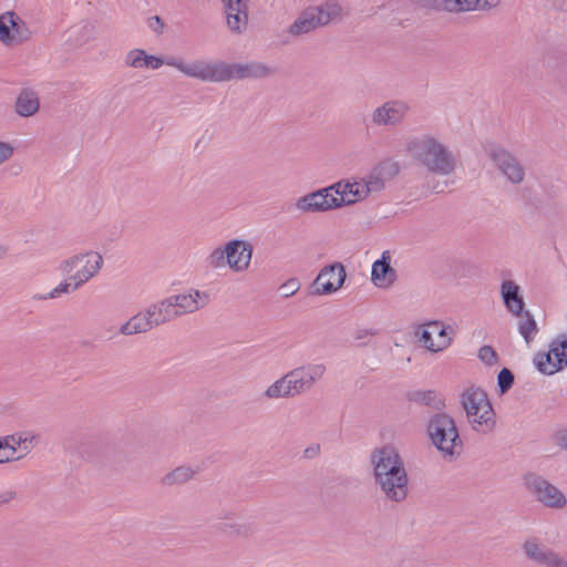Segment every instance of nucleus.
Wrapping results in <instances>:
<instances>
[{
  "label": "nucleus",
  "mask_w": 567,
  "mask_h": 567,
  "mask_svg": "<svg viewBox=\"0 0 567 567\" xmlns=\"http://www.w3.org/2000/svg\"><path fill=\"white\" fill-rule=\"evenodd\" d=\"M96 25L89 19L80 20L65 31L66 41L74 47H82L95 38Z\"/></svg>",
  "instance_id": "a878e982"
},
{
  "label": "nucleus",
  "mask_w": 567,
  "mask_h": 567,
  "mask_svg": "<svg viewBox=\"0 0 567 567\" xmlns=\"http://www.w3.org/2000/svg\"><path fill=\"white\" fill-rule=\"evenodd\" d=\"M254 247L244 239H231L224 246L215 247L206 257L209 269L218 270L228 267L233 272L248 270L252 258Z\"/></svg>",
  "instance_id": "20e7f679"
},
{
  "label": "nucleus",
  "mask_w": 567,
  "mask_h": 567,
  "mask_svg": "<svg viewBox=\"0 0 567 567\" xmlns=\"http://www.w3.org/2000/svg\"><path fill=\"white\" fill-rule=\"evenodd\" d=\"M534 363L539 372L551 375L567 367V332L558 334L549 344L548 352L537 353Z\"/></svg>",
  "instance_id": "ddd939ff"
},
{
  "label": "nucleus",
  "mask_w": 567,
  "mask_h": 567,
  "mask_svg": "<svg viewBox=\"0 0 567 567\" xmlns=\"http://www.w3.org/2000/svg\"><path fill=\"white\" fill-rule=\"evenodd\" d=\"M522 549L527 559L546 567H567V560L554 549L545 546L538 538L526 539Z\"/></svg>",
  "instance_id": "a211bd4d"
},
{
  "label": "nucleus",
  "mask_w": 567,
  "mask_h": 567,
  "mask_svg": "<svg viewBox=\"0 0 567 567\" xmlns=\"http://www.w3.org/2000/svg\"><path fill=\"white\" fill-rule=\"evenodd\" d=\"M454 13L465 12L463 0H454Z\"/></svg>",
  "instance_id": "49530a36"
},
{
  "label": "nucleus",
  "mask_w": 567,
  "mask_h": 567,
  "mask_svg": "<svg viewBox=\"0 0 567 567\" xmlns=\"http://www.w3.org/2000/svg\"><path fill=\"white\" fill-rule=\"evenodd\" d=\"M501 296L506 310L518 317L525 310V301L520 287L513 280H504L501 285Z\"/></svg>",
  "instance_id": "b1692460"
},
{
  "label": "nucleus",
  "mask_w": 567,
  "mask_h": 567,
  "mask_svg": "<svg viewBox=\"0 0 567 567\" xmlns=\"http://www.w3.org/2000/svg\"><path fill=\"white\" fill-rule=\"evenodd\" d=\"M446 186H447V183H443V184L437 183L435 186H433V188H432V189H433L435 193H442V192H444V188H445Z\"/></svg>",
  "instance_id": "de8ad7c7"
},
{
  "label": "nucleus",
  "mask_w": 567,
  "mask_h": 567,
  "mask_svg": "<svg viewBox=\"0 0 567 567\" xmlns=\"http://www.w3.org/2000/svg\"><path fill=\"white\" fill-rule=\"evenodd\" d=\"M429 436L434 446L450 460L460 455L462 441L453 417L445 413H437L431 417L427 425Z\"/></svg>",
  "instance_id": "0eeeda50"
},
{
  "label": "nucleus",
  "mask_w": 567,
  "mask_h": 567,
  "mask_svg": "<svg viewBox=\"0 0 567 567\" xmlns=\"http://www.w3.org/2000/svg\"><path fill=\"white\" fill-rule=\"evenodd\" d=\"M296 395L298 394L290 378L288 377V373L274 381L262 392V398L266 400L290 399Z\"/></svg>",
  "instance_id": "7c9ffc66"
},
{
  "label": "nucleus",
  "mask_w": 567,
  "mask_h": 567,
  "mask_svg": "<svg viewBox=\"0 0 567 567\" xmlns=\"http://www.w3.org/2000/svg\"><path fill=\"white\" fill-rule=\"evenodd\" d=\"M410 112V105L403 100H390L371 113V122L374 126L395 127L402 124Z\"/></svg>",
  "instance_id": "2eb2a0df"
},
{
  "label": "nucleus",
  "mask_w": 567,
  "mask_h": 567,
  "mask_svg": "<svg viewBox=\"0 0 567 567\" xmlns=\"http://www.w3.org/2000/svg\"><path fill=\"white\" fill-rule=\"evenodd\" d=\"M195 474L196 470L190 466H178L164 475L162 483L167 486L184 484L193 480Z\"/></svg>",
  "instance_id": "473e14b6"
},
{
  "label": "nucleus",
  "mask_w": 567,
  "mask_h": 567,
  "mask_svg": "<svg viewBox=\"0 0 567 567\" xmlns=\"http://www.w3.org/2000/svg\"><path fill=\"white\" fill-rule=\"evenodd\" d=\"M300 287L301 284L298 278H290L279 287L280 296L284 298L292 297L299 291Z\"/></svg>",
  "instance_id": "e433bc0d"
},
{
  "label": "nucleus",
  "mask_w": 567,
  "mask_h": 567,
  "mask_svg": "<svg viewBox=\"0 0 567 567\" xmlns=\"http://www.w3.org/2000/svg\"><path fill=\"white\" fill-rule=\"evenodd\" d=\"M40 435L30 430L0 436V457L4 463L20 461L40 443Z\"/></svg>",
  "instance_id": "9b49d317"
},
{
  "label": "nucleus",
  "mask_w": 567,
  "mask_h": 567,
  "mask_svg": "<svg viewBox=\"0 0 567 567\" xmlns=\"http://www.w3.org/2000/svg\"><path fill=\"white\" fill-rule=\"evenodd\" d=\"M14 146L9 142L0 141V166L12 158Z\"/></svg>",
  "instance_id": "ea45409f"
},
{
  "label": "nucleus",
  "mask_w": 567,
  "mask_h": 567,
  "mask_svg": "<svg viewBox=\"0 0 567 567\" xmlns=\"http://www.w3.org/2000/svg\"><path fill=\"white\" fill-rule=\"evenodd\" d=\"M148 27L157 34H161L164 29V23L158 16L148 19Z\"/></svg>",
  "instance_id": "79ce46f5"
},
{
  "label": "nucleus",
  "mask_w": 567,
  "mask_h": 567,
  "mask_svg": "<svg viewBox=\"0 0 567 567\" xmlns=\"http://www.w3.org/2000/svg\"><path fill=\"white\" fill-rule=\"evenodd\" d=\"M327 368L323 363L311 362L290 370V378L298 395L310 391L326 374Z\"/></svg>",
  "instance_id": "412c9836"
},
{
  "label": "nucleus",
  "mask_w": 567,
  "mask_h": 567,
  "mask_svg": "<svg viewBox=\"0 0 567 567\" xmlns=\"http://www.w3.org/2000/svg\"><path fill=\"white\" fill-rule=\"evenodd\" d=\"M370 463L374 483L383 497L392 503L403 502L409 494V477L398 450L392 445L375 449Z\"/></svg>",
  "instance_id": "f03ea898"
},
{
  "label": "nucleus",
  "mask_w": 567,
  "mask_h": 567,
  "mask_svg": "<svg viewBox=\"0 0 567 567\" xmlns=\"http://www.w3.org/2000/svg\"><path fill=\"white\" fill-rule=\"evenodd\" d=\"M400 173V165L393 159H384L377 164L364 177L361 178L369 195L381 193L386 183Z\"/></svg>",
  "instance_id": "f3484780"
},
{
  "label": "nucleus",
  "mask_w": 567,
  "mask_h": 567,
  "mask_svg": "<svg viewBox=\"0 0 567 567\" xmlns=\"http://www.w3.org/2000/svg\"><path fill=\"white\" fill-rule=\"evenodd\" d=\"M346 276V269L341 262L324 266L311 286L312 293L322 296L337 292L343 286Z\"/></svg>",
  "instance_id": "dca6fc26"
},
{
  "label": "nucleus",
  "mask_w": 567,
  "mask_h": 567,
  "mask_svg": "<svg viewBox=\"0 0 567 567\" xmlns=\"http://www.w3.org/2000/svg\"><path fill=\"white\" fill-rule=\"evenodd\" d=\"M276 70L262 62L228 63L224 61V82L230 80L266 79L274 75Z\"/></svg>",
  "instance_id": "6ab92c4d"
},
{
  "label": "nucleus",
  "mask_w": 567,
  "mask_h": 567,
  "mask_svg": "<svg viewBox=\"0 0 567 567\" xmlns=\"http://www.w3.org/2000/svg\"><path fill=\"white\" fill-rule=\"evenodd\" d=\"M146 315H150L155 328L177 319L169 296L148 305L146 307Z\"/></svg>",
  "instance_id": "bb28decb"
},
{
  "label": "nucleus",
  "mask_w": 567,
  "mask_h": 567,
  "mask_svg": "<svg viewBox=\"0 0 567 567\" xmlns=\"http://www.w3.org/2000/svg\"><path fill=\"white\" fill-rule=\"evenodd\" d=\"M523 482L528 494L545 508L561 511L567 506L565 493L544 476L527 473Z\"/></svg>",
  "instance_id": "6e6552de"
},
{
  "label": "nucleus",
  "mask_w": 567,
  "mask_h": 567,
  "mask_svg": "<svg viewBox=\"0 0 567 567\" xmlns=\"http://www.w3.org/2000/svg\"><path fill=\"white\" fill-rule=\"evenodd\" d=\"M221 529L223 532L235 536H241L247 534L246 526L240 523H223Z\"/></svg>",
  "instance_id": "58836bf2"
},
{
  "label": "nucleus",
  "mask_w": 567,
  "mask_h": 567,
  "mask_svg": "<svg viewBox=\"0 0 567 567\" xmlns=\"http://www.w3.org/2000/svg\"><path fill=\"white\" fill-rule=\"evenodd\" d=\"M434 398H435V393L433 391H427V392H423L421 394L420 400L422 402H424L425 404H431L432 401L434 400Z\"/></svg>",
  "instance_id": "a18cd8bd"
},
{
  "label": "nucleus",
  "mask_w": 567,
  "mask_h": 567,
  "mask_svg": "<svg viewBox=\"0 0 567 567\" xmlns=\"http://www.w3.org/2000/svg\"><path fill=\"white\" fill-rule=\"evenodd\" d=\"M32 39L27 22L14 11L0 14V43L6 48H17Z\"/></svg>",
  "instance_id": "f8f14e48"
},
{
  "label": "nucleus",
  "mask_w": 567,
  "mask_h": 567,
  "mask_svg": "<svg viewBox=\"0 0 567 567\" xmlns=\"http://www.w3.org/2000/svg\"><path fill=\"white\" fill-rule=\"evenodd\" d=\"M153 321L150 318V315H146V308L133 317H131L126 322H124L118 332L123 336H134L140 333H146L154 329Z\"/></svg>",
  "instance_id": "c756f323"
},
{
  "label": "nucleus",
  "mask_w": 567,
  "mask_h": 567,
  "mask_svg": "<svg viewBox=\"0 0 567 567\" xmlns=\"http://www.w3.org/2000/svg\"><path fill=\"white\" fill-rule=\"evenodd\" d=\"M166 65L172 66L188 78L203 82H224V61L194 60L184 62L182 59L169 56Z\"/></svg>",
  "instance_id": "9d476101"
},
{
  "label": "nucleus",
  "mask_w": 567,
  "mask_h": 567,
  "mask_svg": "<svg viewBox=\"0 0 567 567\" xmlns=\"http://www.w3.org/2000/svg\"><path fill=\"white\" fill-rule=\"evenodd\" d=\"M103 257L99 251L89 250L62 260L58 267L62 275H72L82 286L94 278L103 267Z\"/></svg>",
  "instance_id": "1a4fd4ad"
},
{
  "label": "nucleus",
  "mask_w": 567,
  "mask_h": 567,
  "mask_svg": "<svg viewBox=\"0 0 567 567\" xmlns=\"http://www.w3.org/2000/svg\"><path fill=\"white\" fill-rule=\"evenodd\" d=\"M124 63L131 69L158 70L166 60L162 56L147 53L144 49H132L124 56Z\"/></svg>",
  "instance_id": "393cba45"
},
{
  "label": "nucleus",
  "mask_w": 567,
  "mask_h": 567,
  "mask_svg": "<svg viewBox=\"0 0 567 567\" xmlns=\"http://www.w3.org/2000/svg\"><path fill=\"white\" fill-rule=\"evenodd\" d=\"M169 297L177 318L195 313L207 307L210 302L209 293L196 288H189L182 293L172 295Z\"/></svg>",
  "instance_id": "aec40b11"
},
{
  "label": "nucleus",
  "mask_w": 567,
  "mask_h": 567,
  "mask_svg": "<svg viewBox=\"0 0 567 567\" xmlns=\"http://www.w3.org/2000/svg\"><path fill=\"white\" fill-rule=\"evenodd\" d=\"M465 12L470 11H488L497 8L501 0H463Z\"/></svg>",
  "instance_id": "f704fd0d"
},
{
  "label": "nucleus",
  "mask_w": 567,
  "mask_h": 567,
  "mask_svg": "<svg viewBox=\"0 0 567 567\" xmlns=\"http://www.w3.org/2000/svg\"><path fill=\"white\" fill-rule=\"evenodd\" d=\"M556 443L561 447L567 450V429L559 431L556 434Z\"/></svg>",
  "instance_id": "37998d69"
},
{
  "label": "nucleus",
  "mask_w": 567,
  "mask_h": 567,
  "mask_svg": "<svg viewBox=\"0 0 567 567\" xmlns=\"http://www.w3.org/2000/svg\"><path fill=\"white\" fill-rule=\"evenodd\" d=\"M436 9L454 13V0H432Z\"/></svg>",
  "instance_id": "a19ab883"
},
{
  "label": "nucleus",
  "mask_w": 567,
  "mask_h": 567,
  "mask_svg": "<svg viewBox=\"0 0 567 567\" xmlns=\"http://www.w3.org/2000/svg\"><path fill=\"white\" fill-rule=\"evenodd\" d=\"M0 464H3V461H2V458H1V457H0Z\"/></svg>",
  "instance_id": "8fccbe9b"
},
{
  "label": "nucleus",
  "mask_w": 567,
  "mask_h": 567,
  "mask_svg": "<svg viewBox=\"0 0 567 567\" xmlns=\"http://www.w3.org/2000/svg\"><path fill=\"white\" fill-rule=\"evenodd\" d=\"M487 154L494 166L508 182L513 185H519L524 182L525 168L513 153L502 146H493Z\"/></svg>",
  "instance_id": "4468645a"
},
{
  "label": "nucleus",
  "mask_w": 567,
  "mask_h": 567,
  "mask_svg": "<svg viewBox=\"0 0 567 567\" xmlns=\"http://www.w3.org/2000/svg\"><path fill=\"white\" fill-rule=\"evenodd\" d=\"M518 321V331L520 336L524 338L527 344L532 343L534 338L538 332L537 323L535 321L534 316L530 311L524 310L522 315L517 317Z\"/></svg>",
  "instance_id": "2f4dec72"
},
{
  "label": "nucleus",
  "mask_w": 567,
  "mask_h": 567,
  "mask_svg": "<svg viewBox=\"0 0 567 567\" xmlns=\"http://www.w3.org/2000/svg\"><path fill=\"white\" fill-rule=\"evenodd\" d=\"M342 8L334 1L306 8L289 25L287 32L297 38L326 27L341 17Z\"/></svg>",
  "instance_id": "423d86ee"
},
{
  "label": "nucleus",
  "mask_w": 567,
  "mask_h": 567,
  "mask_svg": "<svg viewBox=\"0 0 567 567\" xmlns=\"http://www.w3.org/2000/svg\"><path fill=\"white\" fill-rule=\"evenodd\" d=\"M369 196L360 179L340 181L299 197L296 209L301 214H317L364 200Z\"/></svg>",
  "instance_id": "7ed1b4c3"
},
{
  "label": "nucleus",
  "mask_w": 567,
  "mask_h": 567,
  "mask_svg": "<svg viewBox=\"0 0 567 567\" xmlns=\"http://www.w3.org/2000/svg\"><path fill=\"white\" fill-rule=\"evenodd\" d=\"M395 279V270L390 266V256L388 251L382 254L381 259L375 260L372 265L371 280L379 288H385L393 284Z\"/></svg>",
  "instance_id": "cd10ccee"
},
{
  "label": "nucleus",
  "mask_w": 567,
  "mask_h": 567,
  "mask_svg": "<svg viewBox=\"0 0 567 567\" xmlns=\"http://www.w3.org/2000/svg\"><path fill=\"white\" fill-rule=\"evenodd\" d=\"M478 359L488 365H493L497 362V354L491 346H483L478 350Z\"/></svg>",
  "instance_id": "4c0bfd02"
},
{
  "label": "nucleus",
  "mask_w": 567,
  "mask_h": 567,
  "mask_svg": "<svg viewBox=\"0 0 567 567\" xmlns=\"http://www.w3.org/2000/svg\"><path fill=\"white\" fill-rule=\"evenodd\" d=\"M40 109V100L31 89H23L16 99L14 111L22 117H30L38 113Z\"/></svg>",
  "instance_id": "c85d7f7f"
},
{
  "label": "nucleus",
  "mask_w": 567,
  "mask_h": 567,
  "mask_svg": "<svg viewBox=\"0 0 567 567\" xmlns=\"http://www.w3.org/2000/svg\"><path fill=\"white\" fill-rule=\"evenodd\" d=\"M513 383H514L513 372L507 368L502 369L497 377V384L499 388V392L501 393L507 392L512 388Z\"/></svg>",
  "instance_id": "c9c22d12"
},
{
  "label": "nucleus",
  "mask_w": 567,
  "mask_h": 567,
  "mask_svg": "<svg viewBox=\"0 0 567 567\" xmlns=\"http://www.w3.org/2000/svg\"><path fill=\"white\" fill-rule=\"evenodd\" d=\"M16 497V493L12 491H6L0 493V506L10 503Z\"/></svg>",
  "instance_id": "c03bdc74"
},
{
  "label": "nucleus",
  "mask_w": 567,
  "mask_h": 567,
  "mask_svg": "<svg viewBox=\"0 0 567 567\" xmlns=\"http://www.w3.org/2000/svg\"><path fill=\"white\" fill-rule=\"evenodd\" d=\"M7 255V249L3 246H0V260L3 259Z\"/></svg>",
  "instance_id": "09e8293b"
},
{
  "label": "nucleus",
  "mask_w": 567,
  "mask_h": 567,
  "mask_svg": "<svg viewBox=\"0 0 567 567\" xmlns=\"http://www.w3.org/2000/svg\"><path fill=\"white\" fill-rule=\"evenodd\" d=\"M446 327L439 321L430 322L421 332L420 341L431 352H440L450 347L452 337Z\"/></svg>",
  "instance_id": "4be33fe9"
},
{
  "label": "nucleus",
  "mask_w": 567,
  "mask_h": 567,
  "mask_svg": "<svg viewBox=\"0 0 567 567\" xmlns=\"http://www.w3.org/2000/svg\"><path fill=\"white\" fill-rule=\"evenodd\" d=\"M461 403L472 429L478 433H489L495 426V412L484 390L466 388L461 394Z\"/></svg>",
  "instance_id": "39448f33"
},
{
  "label": "nucleus",
  "mask_w": 567,
  "mask_h": 567,
  "mask_svg": "<svg viewBox=\"0 0 567 567\" xmlns=\"http://www.w3.org/2000/svg\"><path fill=\"white\" fill-rule=\"evenodd\" d=\"M68 279L60 282L55 288H53L50 292L47 295H40L35 296L34 299L37 300H47V299H55L59 298L62 293H71L76 290H79L82 285L78 284V280L73 279L72 275H66Z\"/></svg>",
  "instance_id": "72a5a7b5"
},
{
  "label": "nucleus",
  "mask_w": 567,
  "mask_h": 567,
  "mask_svg": "<svg viewBox=\"0 0 567 567\" xmlns=\"http://www.w3.org/2000/svg\"><path fill=\"white\" fill-rule=\"evenodd\" d=\"M248 0L223 8L227 30L235 35H240L248 29Z\"/></svg>",
  "instance_id": "5701e85b"
},
{
  "label": "nucleus",
  "mask_w": 567,
  "mask_h": 567,
  "mask_svg": "<svg viewBox=\"0 0 567 567\" xmlns=\"http://www.w3.org/2000/svg\"><path fill=\"white\" fill-rule=\"evenodd\" d=\"M405 152L414 166L433 176H452L460 165L453 147L443 137L432 133L409 138Z\"/></svg>",
  "instance_id": "f257e3e1"
}]
</instances>
